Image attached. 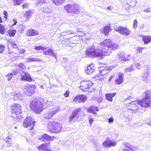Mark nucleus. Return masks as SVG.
<instances>
[{
  "label": "nucleus",
  "mask_w": 151,
  "mask_h": 151,
  "mask_svg": "<svg viewBox=\"0 0 151 151\" xmlns=\"http://www.w3.org/2000/svg\"><path fill=\"white\" fill-rule=\"evenodd\" d=\"M32 61L41 62V61L40 59L37 58H27L26 59V62L27 63Z\"/></svg>",
  "instance_id": "c85d7f7f"
},
{
  "label": "nucleus",
  "mask_w": 151,
  "mask_h": 151,
  "mask_svg": "<svg viewBox=\"0 0 151 151\" xmlns=\"http://www.w3.org/2000/svg\"><path fill=\"white\" fill-rule=\"evenodd\" d=\"M85 53L87 55L90 57L103 56V53L101 52V50L99 48L96 49L93 46L87 47Z\"/></svg>",
  "instance_id": "7ed1b4c3"
},
{
  "label": "nucleus",
  "mask_w": 151,
  "mask_h": 151,
  "mask_svg": "<svg viewBox=\"0 0 151 151\" xmlns=\"http://www.w3.org/2000/svg\"><path fill=\"white\" fill-rule=\"evenodd\" d=\"M38 34V32L35 29H29L27 31V35L29 36H33Z\"/></svg>",
  "instance_id": "4be33fe9"
},
{
  "label": "nucleus",
  "mask_w": 151,
  "mask_h": 151,
  "mask_svg": "<svg viewBox=\"0 0 151 151\" xmlns=\"http://www.w3.org/2000/svg\"><path fill=\"white\" fill-rule=\"evenodd\" d=\"M143 12L146 13L151 12V7H148L147 9H145L143 10Z\"/></svg>",
  "instance_id": "603ef678"
},
{
  "label": "nucleus",
  "mask_w": 151,
  "mask_h": 151,
  "mask_svg": "<svg viewBox=\"0 0 151 151\" xmlns=\"http://www.w3.org/2000/svg\"><path fill=\"white\" fill-rule=\"evenodd\" d=\"M142 40L145 44H147L151 41V36H144L142 37Z\"/></svg>",
  "instance_id": "b1692460"
},
{
  "label": "nucleus",
  "mask_w": 151,
  "mask_h": 151,
  "mask_svg": "<svg viewBox=\"0 0 151 151\" xmlns=\"http://www.w3.org/2000/svg\"><path fill=\"white\" fill-rule=\"evenodd\" d=\"M29 6V4L27 3L26 4H24L22 6L23 8H26Z\"/></svg>",
  "instance_id": "69168bd1"
},
{
  "label": "nucleus",
  "mask_w": 151,
  "mask_h": 151,
  "mask_svg": "<svg viewBox=\"0 0 151 151\" xmlns=\"http://www.w3.org/2000/svg\"><path fill=\"white\" fill-rule=\"evenodd\" d=\"M80 83V89L83 91H88L93 85L92 82L90 81H82Z\"/></svg>",
  "instance_id": "6e6552de"
},
{
  "label": "nucleus",
  "mask_w": 151,
  "mask_h": 151,
  "mask_svg": "<svg viewBox=\"0 0 151 151\" xmlns=\"http://www.w3.org/2000/svg\"><path fill=\"white\" fill-rule=\"evenodd\" d=\"M76 37H72V38H73L74 40H75L74 41H72L71 43L73 44H76L78 43V40H79V39L78 38V37L75 35Z\"/></svg>",
  "instance_id": "09e8293b"
},
{
  "label": "nucleus",
  "mask_w": 151,
  "mask_h": 151,
  "mask_svg": "<svg viewBox=\"0 0 151 151\" xmlns=\"http://www.w3.org/2000/svg\"><path fill=\"white\" fill-rule=\"evenodd\" d=\"M12 47L14 48H16L17 49H18V47H17L16 45L14 43V44H13L12 45Z\"/></svg>",
  "instance_id": "774afa93"
},
{
  "label": "nucleus",
  "mask_w": 151,
  "mask_h": 151,
  "mask_svg": "<svg viewBox=\"0 0 151 151\" xmlns=\"http://www.w3.org/2000/svg\"><path fill=\"white\" fill-rule=\"evenodd\" d=\"M6 30L5 26L2 24H0V33L2 34H4L5 33Z\"/></svg>",
  "instance_id": "e433bc0d"
},
{
  "label": "nucleus",
  "mask_w": 151,
  "mask_h": 151,
  "mask_svg": "<svg viewBox=\"0 0 151 151\" xmlns=\"http://www.w3.org/2000/svg\"><path fill=\"white\" fill-rule=\"evenodd\" d=\"M42 10L44 13H50L52 12L51 10L49 9L48 6H45V7H42L41 9Z\"/></svg>",
  "instance_id": "7c9ffc66"
},
{
  "label": "nucleus",
  "mask_w": 151,
  "mask_h": 151,
  "mask_svg": "<svg viewBox=\"0 0 151 151\" xmlns=\"http://www.w3.org/2000/svg\"><path fill=\"white\" fill-rule=\"evenodd\" d=\"M48 127L50 132L57 133L59 132L61 129L62 126L59 123L54 121L49 122Z\"/></svg>",
  "instance_id": "39448f33"
},
{
  "label": "nucleus",
  "mask_w": 151,
  "mask_h": 151,
  "mask_svg": "<svg viewBox=\"0 0 151 151\" xmlns=\"http://www.w3.org/2000/svg\"><path fill=\"white\" fill-rule=\"evenodd\" d=\"M78 38L79 40H82L83 41H85L86 40H89L90 38L88 37L89 36L88 33H85L83 32L81 33V34H78Z\"/></svg>",
  "instance_id": "dca6fc26"
},
{
  "label": "nucleus",
  "mask_w": 151,
  "mask_h": 151,
  "mask_svg": "<svg viewBox=\"0 0 151 151\" xmlns=\"http://www.w3.org/2000/svg\"><path fill=\"white\" fill-rule=\"evenodd\" d=\"M35 88L36 87L34 85H28L24 88V91L27 95L30 96L34 93Z\"/></svg>",
  "instance_id": "f8f14e48"
},
{
  "label": "nucleus",
  "mask_w": 151,
  "mask_h": 151,
  "mask_svg": "<svg viewBox=\"0 0 151 151\" xmlns=\"http://www.w3.org/2000/svg\"><path fill=\"white\" fill-rule=\"evenodd\" d=\"M4 47L1 45H0V53H1L4 50Z\"/></svg>",
  "instance_id": "4d7b16f0"
},
{
  "label": "nucleus",
  "mask_w": 151,
  "mask_h": 151,
  "mask_svg": "<svg viewBox=\"0 0 151 151\" xmlns=\"http://www.w3.org/2000/svg\"><path fill=\"white\" fill-rule=\"evenodd\" d=\"M69 91L68 90L66 91L64 93V95L65 97H67L69 96Z\"/></svg>",
  "instance_id": "6e6d98bb"
},
{
  "label": "nucleus",
  "mask_w": 151,
  "mask_h": 151,
  "mask_svg": "<svg viewBox=\"0 0 151 151\" xmlns=\"http://www.w3.org/2000/svg\"><path fill=\"white\" fill-rule=\"evenodd\" d=\"M19 67L21 69H24V66L22 63H19L18 65Z\"/></svg>",
  "instance_id": "5fc2aeb1"
},
{
  "label": "nucleus",
  "mask_w": 151,
  "mask_h": 151,
  "mask_svg": "<svg viewBox=\"0 0 151 151\" xmlns=\"http://www.w3.org/2000/svg\"><path fill=\"white\" fill-rule=\"evenodd\" d=\"M31 109L34 112L38 114L42 110V104L39 100L34 99L30 105Z\"/></svg>",
  "instance_id": "20e7f679"
},
{
  "label": "nucleus",
  "mask_w": 151,
  "mask_h": 151,
  "mask_svg": "<svg viewBox=\"0 0 151 151\" xmlns=\"http://www.w3.org/2000/svg\"><path fill=\"white\" fill-rule=\"evenodd\" d=\"M148 76L149 75L147 72V71L145 72L143 74L142 80L144 81H147Z\"/></svg>",
  "instance_id": "4c0bfd02"
},
{
  "label": "nucleus",
  "mask_w": 151,
  "mask_h": 151,
  "mask_svg": "<svg viewBox=\"0 0 151 151\" xmlns=\"http://www.w3.org/2000/svg\"><path fill=\"white\" fill-rule=\"evenodd\" d=\"M131 56V55L129 54L128 55L127 57H125V56L124 57V58L122 59L121 62L122 63L124 61H129L130 60Z\"/></svg>",
  "instance_id": "a19ab883"
},
{
  "label": "nucleus",
  "mask_w": 151,
  "mask_h": 151,
  "mask_svg": "<svg viewBox=\"0 0 151 151\" xmlns=\"http://www.w3.org/2000/svg\"><path fill=\"white\" fill-rule=\"evenodd\" d=\"M86 73L90 75L95 71L94 64H91L88 65L85 69Z\"/></svg>",
  "instance_id": "4468645a"
},
{
  "label": "nucleus",
  "mask_w": 151,
  "mask_h": 151,
  "mask_svg": "<svg viewBox=\"0 0 151 151\" xmlns=\"http://www.w3.org/2000/svg\"><path fill=\"white\" fill-rule=\"evenodd\" d=\"M79 100L80 102H84L87 99V97L84 95H80L78 96Z\"/></svg>",
  "instance_id": "58836bf2"
},
{
  "label": "nucleus",
  "mask_w": 151,
  "mask_h": 151,
  "mask_svg": "<svg viewBox=\"0 0 151 151\" xmlns=\"http://www.w3.org/2000/svg\"><path fill=\"white\" fill-rule=\"evenodd\" d=\"M111 31L110 26H105L103 29V32L105 35H107L109 32Z\"/></svg>",
  "instance_id": "bb28decb"
},
{
  "label": "nucleus",
  "mask_w": 151,
  "mask_h": 151,
  "mask_svg": "<svg viewBox=\"0 0 151 151\" xmlns=\"http://www.w3.org/2000/svg\"><path fill=\"white\" fill-rule=\"evenodd\" d=\"M76 33L73 32L72 30H67L62 32L60 34V36L63 38H66L67 40L70 41L72 38V37H71L70 35H75Z\"/></svg>",
  "instance_id": "9d476101"
},
{
  "label": "nucleus",
  "mask_w": 151,
  "mask_h": 151,
  "mask_svg": "<svg viewBox=\"0 0 151 151\" xmlns=\"http://www.w3.org/2000/svg\"><path fill=\"white\" fill-rule=\"evenodd\" d=\"M125 146L127 147V150H133V146L131 145L130 144L128 143H126L125 144Z\"/></svg>",
  "instance_id": "49530a36"
},
{
  "label": "nucleus",
  "mask_w": 151,
  "mask_h": 151,
  "mask_svg": "<svg viewBox=\"0 0 151 151\" xmlns=\"http://www.w3.org/2000/svg\"><path fill=\"white\" fill-rule=\"evenodd\" d=\"M33 13L32 11H28L25 12L24 16L27 19H29L31 17Z\"/></svg>",
  "instance_id": "473e14b6"
},
{
  "label": "nucleus",
  "mask_w": 151,
  "mask_h": 151,
  "mask_svg": "<svg viewBox=\"0 0 151 151\" xmlns=\"http://www.w3.org/2000/svg\"><path fill=\"white\" fill-rule=\"evenodd\" d=\"M114 121V119L112 117L108 119V122L109 123L113 122Z\"/></svg>",
  "instance_id": "680f3d73"
},
{
  "label": "nucleus",
  "mask_w": 151,
  "mask_h": 151,
  "mask_svg": "<svg viewBox=\"0 0 151 151\" xmlns=\"http://www.w3.org/2000/svg\"><path fill=\"white\" fill-rule=\"evenodd\" d=\"M114 29L116 31L119 32L121 34L127 36H129L131 32L128 28L119 26L114 27Z\"/></svg>",
  "instance_id": "1a4fd4ad"
},
{
  "label": "nucleus",
  "mask_w": 151,
  "mask_h": 151,
  "mask_svg": "<svg viewBox=\"0 0 151 151\" xmlns=\"http://www.w3.org/2000/svg\"><path fill=\"white\" fill-rule=\"evenodd\" d=\"M137 22L136 20H134V24L133 26V28L134 29H136L137 26Z\"/></svg>",
  "instance_id": "3c124183"
},
{
  "label": "nucleus",
  "mask_w": 151,
  "mask_h": 151,
  "mask_svg": "<svg viewBox=\"0 0 151 151\" xmlns=\"http://www.w3.org/2000/svg\"><path fill=\"white\" fill-rule=\"evenodd\" d=\"M20 79L22 81H31L32 80L30 75L28 73H25L24 75H22L20 78Z\"/></svg>",
  "instance_id": "aec40b11"
},
{
  "label": "nucleus",
  "mask_w": 151,
  "mask_h": 151,
  "mask_svg": "<svg viewBox=\"0 0 151 151\" xmlns=\"http://www.w3.org/2000/svg\"><path fill=\"white\" fill-rule=\"evenodd\" d=\"M35 49L36 50H42L43 51L44 50V47H42L41 46H38L35 47Z\"/></svg>",
  "instance_id": "864d4df0"
},
{
  "label": "nucleus",
  "mask_w": 151,
  "mask_h": 151,
  "mask_svg": "<svg viewBox=\"0 0 151 151\" xmlns=\"http://www.w3.org/2000/svg\"><path fill=\"white\" fill-rule=\"evenodd\" d=\"M13 95L15 96L14 98H16V99L21 100L22 99V97L21 94L20 93H15Z\"/></svg>",
  "instance_id": "f704fd0d"
},
{
  "label": "nucleus",
  "mask_w": 151,
  "mask_h": 151,
  "mask_svg": "<svg viewBox=\"0 0 151 151\" xmlns=\"http://www.w3.org/2000/svg\"><path fill=\"white\" fill-rule=\"evenodd\" d=\"M50 143V142H49L48 143L42 144L38 147L37 148L39 149V151H52L51 149H46L48 147Z\"/></svg>",
  "instance_id": "f3484780"
},
{
  "label": "nucleus",
  "mask_w": 151,
  "mask_h": 151,
  "mask_svg": "<svg viewBox=\"0 0 151 151\" xmlns=\"http://www.w3.org/2000/svg\"><path fill=\"white\" fill-rule=\"evenodd\" d=\"M77 115V112L73 111L72 114L70 116L69 119L70 122H71L73 120V119Z\"/></svg>",
  "instance_id": "ea45409f"
},
{
  "label": "nucleus",
  "mask_w": 151,
  "mask_h": 151,
  "mask_svg": "<svg viewBox=\"0 0 151 151\" xmlns=\"http://www.w3.org/2000/svg\"><path fill=\"white\" fill-rule=\"evenodd\" d=\"M137 50L138 52L141 53L142 52V50H141V47H138L137 48Z\"/></svg>",
  "instance_id": "e2e57ef3"
},
{
  "label": "nucleus",
  "mask_w": 151,
  "mask_h": 151,
  "mask_svg": "<svg viewBox=\"0 0 151 151\" xmlns=\"http://www.w3.org/2000/svg\"><path fill=\"white\" fill-rule=\"evenodd\" d=\"M146 95L145 98L142 100L136 101H133V98L130 96L128 97L124 101L128 104H130L127 106H129L128 108L130 110H134L133 109L137 108V105L139 104L141 107H147L151 106V92L150 91H147L144 93Z\"/></svg>",
  "instance_id": "f257e3e1"
},
{
  "label": "nucleus",
  "mask_w": 151,
  "mask_h": 151,
  "mask_svg": "<svg viewBox=\"0 0 151 151\" xmlns=\"http://www.w3.org/2000/svg\"><path fill=\"white\" fill-rule=\"evenodd\" d=\"M119 45L116 44L112 43L109 39H106L100 43L99 48L101 50L102 55L105 56L109 55L112 51L117 49Z\"/></svg>",
  "instance_id": "f03ea898"
},
{
  "label": "nucleus",
  "mask_w": 151,
  "mask_h": 151,
  "mask_svg": "<svg viewBox=\"0 0 151 151\" xmlns=\"http://www.w3.org/2000/svg\"><path fill=\"white\" fill-rule=\"evenodd\" d=\"M124 52H119L116 55V57L117 58L119 59L120 61H121L124 58Z\"/></svg>",
  "instance_id": "72a5a7b5"
},
{
  "label": "nucleus",
  "mask_w": 151,
  "mask_h": 151,
  "mask_svg": "<svg viewBox=\"0 0 151 151\" xmlns=\"http://www.w3.org/2000/svg\"><path fill=\"white\" fill-rule=\"evenodd\" d=\"M18 50L19 51V52L20 53H24L25 52V50L24 49L19 50L18 48Z\"/></svg>",
  "instance_id": "338daca9"
},
{
  "label": "nucleus",
  "mask_w": 151,
  "mask_h": 151,
  "mask_svg": "<svg viewBox=\"0 0 151 151\" xmlns=\"http://www.w3.org/2000/svg\"><path fill=\"white\" fill-rule=\"evenodd\" d=\"M3 14L4 15L5 18L6 19L7 18V16H8V13L7 12L5 11H4L3 12Z\"/></svg>",
  "instance_id": "0e129e2a"
},
{
  "label": "nucleus",
  "mask_w": 151,
  "mask_h": 151,
  "mask_svg": "<svg viewBox=\"0 0 151 151\" xmlns=\"http://www.w3.org/2000/svg\"><path fill=\"white\" fill-rule=\"evenodd\" d=\"M73 101L76 102V103H80L79 96H76L73 99Z\"/></svg>",
  "instance_id": "8fccbe9b"
},
{
  "label": "nucleus",
  "mask_w": 151,
  "mask_h": 151,
  "mask_svg": "<svg viewBox=\"0 0 151 151\" xmlns=\"http://www.w3.org/2000/svg\"><path fill=\"white\" fill-rule=\"evenodd\" d=\"M103 65L104 66H101V67H100L99 68H98V69H99V71H100V69H104H104H105V67H106V65L105 64H103Z\"/></svg>",
  "instance_id": "052dcab7"
},
{
  "label": "nucleus",
  "mask_w": 151,
  "mask_h": 151,
  "mask_svg": "<svg viewBox=\"0 0 151 151\" xmlns=\"http://www.w3.org/2000/svg\"><path fill=\"white\" fill-rule=\"evenodd\" d=\"M53 138L49 136L47 134H45L43 136L39 139L41 141H51L53 140Z\"/></svg>",
  "instance_id": "6ab92c4d"
},
{
  "label": "nucleus",
  "mask_w": 151,
  "mask_h": 151,
  "mask_svg": "<svg viewBox=\"0 0 151 151\" xmlns=\"http://www.w3.org/2000/svg\"><path fill=\"white\" fill-rule=\"evenodd\" d=\"M35 123V122L31 117L28 116L24 120L23 126L24 127L28 128L29 130H31L33 129Z\"/></svg>",
  "instance_id": "423d86ee"
},
{
  "label": "nucleus",
  "mask_w": 151,
  "mask_h": 151,
  "mask_svg": "<svg viewBox=\"0 0 151 151\" xmlns=\"http://www.w3.org/2000/svg\"><path fill=\"white\" fill-rule=\"evenodd\" d=\"M60 110V107H55L54 108L51 109L49 112L46 114L45 117L47 119H51L53 115L56 114Z\"/></svg>",
  "instance_id": "9b49d317"
},
{
  "label": "nucleus",
  "mask_w": 151,
  "mask_h": 151,
  "mask_svg": "<svg viewBox=\"0 0 151 151\" xmlns=\"http://www.w3.org/2000/svg\"><path fill=\"white\" fill-rule=\"evenodd\" d=\"M36 3L37 5L41 6L43 4H46V1L45 0H37Z\"/></svg>",
  "instance_id": "79ce46f5"
},
{
  "label": "nucleus",
  "mask_w": 151,
  "mask_h": 151,
  "mask_svg": "<svg viewBox=\"0 0 151 151\" xmlns=\"http://www.w3.org/2000/svg\"><path fill=\"white\" fill-rule=\"evenodd\" d=\"M54 3L56 5H59L63 4L65 0H53Z\"/></svg>",
  "instance_id": "c9c22d12"
},
{
  "label": "nucleus",
  "mask_w": 151,
  "mask_h": 151,
  "mask_svg": "<svg viewBox=\"0 0 151 151\" xmlns=\"http://www.w3.org/2000/svg\"><path fill=\"white\" fill-rule=\"evenodd\" d=\"M14 5H19L22 3L23 0H13Z\"/></svg>",
  "instance_id": "c03bdc74"
},
{
  "label": "nucleus",
  "mask_w": 151,
  "mask_h": 151,
  "mask_svg": "<svg viewBox=\"0 0 151 151\" xmlns=\"http://www.w3.org/2000/svg\"><path fill=\"white\" fill-rule=\"evenodd\" d=\"M72 6V4H68L64 6V8L68 13H71Z\"/></svg>",
  "instance_id": "cd10ccee"
},
{
  "label": "nucleus",
  "mask_w": 151,
  "mask_h": 151,
  "mask_svg": "<svg viewBox=\"0 0 151 151\" xmlns=\"http://www.w3.org/2000/svg\"><path fill=\"white\" fill-rule=\"evenodd\" d=\"M116 144V142L114 141H112L109 139H106L102 144L104 148L106 147H114Z\"/></svg>",
  "instance_id": "ddd939ff"
},
{
  "label": "nucleus",
  "mask_w": 151,
  "mask_h": 151,
  "mask_svg": "<svg viewBox=\"0 0 151 151\" xmlns=\"http://www.w3.org/2000/svg\"><path fill=\"white\" fill-rule=\"evenodd\" d=\"M11 109H12V115L15 114L16 115V118L17 119H20V120H21V119L22 118L21 116H17V115L21 113V106L19 104H14L13 105L11 106Z\"/></svg>",
  "instance_id": "0eeeda50"
},
{
  "label": "nucleus",
  "mask_w": 151,
  "mask_h": 151,
  "mask_svg": "<svg viewBox=\"0 0 151 151\" xmlns=\"http://www.w3.org/2000/svg\"><path fill=\"white\" fill-rule=\"evenodd\" d=\"M135 65L137 68L138 69H140L141 68V65H140L139 63H137L135 64Z\"/></svg>",
  "instance_id": "13d9d810"
},
{
  "label": "nucleus",
  "mask_w": 151,
  "mask_h": 151,
  "mask_svg": "<svg viewBox=\"0 0 151 151\" xmlns=\"http://www.w3.org/2000/svg\"><path fill=\"white\" fill-rule=\"evenodd\" d=\"M123 74L122 73H120L119 74L118 78L115 80V82L118 84H121L123 82Z\"/></svg>",
  "instance_id": "5701e85b"
},
{
  "label": "nucleus",
  "mask_w": 151,
  "mask_h": 151,
  "mask_svg": "<svg viewBox=\"0 0 151 151\" xmlns=\"http://www.w3.org/2000/svg\"><path fill=\"white\" fill-rule=\"evenodd\" d=\"M5 142L7 144L8 143V145H6V146L7 147H9L11 146V144L12 142V139L11 137L9 136L7 137L5 139Z\"/></svg>",
  "instance_id": "c756f323"
},
{
  "label": "nucleus",
  "mask_w": 151,
  "mask_h": 151,
  "mask_svg": "<svg viewBox=\"0 0 151 151\" xmlns=\"http://www.w3.org/2000/svg\"><path fill=\"white\" fill-rule=\"evenodd\" d=\"M94 121L93 119L92 118H89V122L91 127V126L92 124Z\"/></svg>",
  "instance_id": "bf43d9fd"
},
{
  "label": "nucleus",
  "mask_w": 151,
  "mask_h": 151,
  "mask_svg": "<svg viewBox=\"0 0 151 151\" xmlns=\"http://www.w3.org/2000/svg\"><path fill=\"white\" fill-rule=\"evenodd\" d=\"M72 6L71 13H73L75 14H78L80 9L79 5L77 4H72Z\"/></svg>",
  "instance_id": "2eb2a0df"
},
{
  "label": "nucleus",
  "mask_w": 151,
  "mask_h": 151,
  "mask_svg": "<svg viewBox=\"0 0 151 151\" xmlns=\"http://www.w3.org/2000/svg\"><path fill=\"white\" fill-rule=\"evenodd\" d=\"M136 4V1L135 0H131L129 5L131 7H134L135 6Z\"/></svg>",
  "instance_id": "de8ad7c7"
},
{
  "label": "nucleus",
  "mask_w": 151,
  "mask_h": 151,
  "mask_svg": "<svg viewBox=\"0 0 151 151\" xmlns=\"http://www.w3.org/2000/svg\"><path fill=\"white\" fill-rule=\"evenodd\" d=\"M100 73L99 74V76L101 77V76H104L109 72V70L106 69L104 68L103 69L100 70Z\"/></svg>",
  "instance_id": "a878e982"
},
{
  "label": "nucleus",
  "mask_w": 151,
  "mask_h": 151,
  "mask_svg": "<svg viewBox=\"0 0 151 151\" xmlns=\"http://www.w3.org/2000/svg\"><path fill=\"white\" fill-rule=\"evenodd\" d=\"M44 50H45V49ZM43 53L45 55H51L52 57L55 58L56 59H57L56 55L53 52V50L51 48H50L48 50L46 51L44 50Z\"/></svg>",
  "instance_id": "412c9836"
},
{
  "label": "nucleus",
  "mask_w": 151,
  "mask_h": 151,
  "mask_svg": "<svg viewBox=\"0 0 151 151\" xmlns=\"http://www.w3.org/2000/svg\"><path fill=\"white\" fill-rule=\"evenodd\" d=\"M116 94V93L106 94H105L106 98L109 101H112L113 100V98L115 96Z\"/></svg>",
  "instance_id": "393cba45"
},
{
  "label": "nucleus",
  "mask_w": 151,
  "mask_h": 151,
  "mask_svg": "<svg viewBox=\"0 0 151 151\" xmlns=\"http://www.w3.org/2000/svg\"><path fill=\"white\" fill-rule=\"evenodd\" d=\"M95 110L97 111H98V107L93 106L89 107L87 109L88 112L93 113V115H95V116H96L97 114L96 112L94 111Z\"/></svg>",
  "instance_id": "a211bd4d"
},
{
  "label": "nucleus",
  "mask_w": 151,
  "mask_h": 151,
  "mask_svg": "<svg viewBox=\"0 0 151 151\" xmlns=\"http://www.w3.org/2000/svg\"><path fill=\"white\" fill-rule=\"evenodd\" d=\"M13 77V74L11 73H9L6 76V78L9 81L11 80Z\"/></svg>",
  "instance_id": "37998d69"
},
{
  "label": "nucleus",
  "mask_w": 151,
  "mask_h": 151,
  "mask_svg": "<svg viewBox=\"0 0 151 151\" xmlns=\"http://www.w3.org/2000/svg\"><path fill=\"white\" fill-rule=\"evenodd\" d=\"M135 68L133 65H132L130 67H127L125 68L124 71L126 73L132 72L134 71Z\"/></svg>",
  "instance_id": "2f4dec72"
},
{
  "label": "nucleus",
  "mask_w": 151,
  "mask_h": 151,
  "mask_svg": "<svg viewBox=\"0 0 151 151\" xmlns=\"http://www.w3.org/2000/svg\"><path fill=\"white\" fill-rule=\"evenodd\" d=\"M16 31L15 29L9 31V35L10 36L13 37L15 34Z\"/></svg>",
  "instance_id": "a18cd8bd"
}]
</instances>
